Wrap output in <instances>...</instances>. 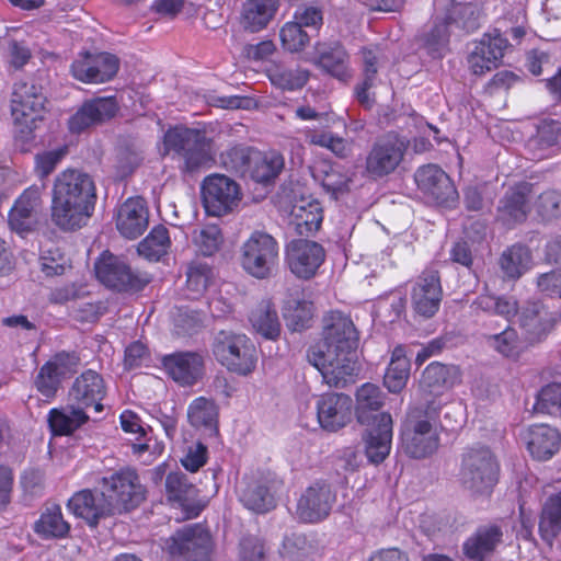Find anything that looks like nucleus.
Returning a JSON list of instances; mask_svg holds the SVG:
<instances>
[{
  "instance_id": "f257e3e1",
  "label": "nucleus",
  "mask_w": 561,
  "mask_h": 561,
  "mask_svg": "<svg viewBox=\"0 0 561 561\" xmlns=\"http://www.w3.org/2000/svg\"><path fill=\"white\" fill-rule=\"evenodd\" d=\"M358 342L359 333L353 320L341 311H332L324 318L321 341L308 348L307 359L329 387L345 388L360 370Z\"/></svg>"
},
{
  "instance_id": "f03ea898",
  "label": "nucleus",
  "mask_w": 561,
  "mask_h": 561,
  "mask_svg": "<svg viewBox=\"0 0 561 561\" xmlns=\"http://www.w3.org/2000/svg\"><path fill=\"white\" fill-rule=\"evenodd\" d=\"M96 203L92 176L79 169H66L54 179L51 220L64 231H75L87 225Z\"/></svg>"
},
{
  "instance_id": "7ed1b4c3",
  "label": "nucleus",
  "mask_w": 561,
  "mask_h": 561,
  "mask_svg": "<svg viewBox=\"0 0 561 561\" xmlns=\"http://www.w3.org/2000/svg\"><path fill=\"white\" fill-rule=\"evenodd\" d=\"M445 411L448 419L460 407L445 405L436 401L411 407L401 428V439L404 453L411 458L422 459L435 453L439 446V432L445 428L440 422V412Z\"/></svg>"
},
{
  "instance_id": "20e7f679",
  "label": "nucleus",
  "mask_w": 561,
  "mask_h": 561,
  "mask_svg": "<svg viewBox=\"0 0 561 561\" xmlns=\"http://www.w3.org/2000/svg\"><path fill=\"white\" fill-rule=\"evenodd\" d=\"M164 154L178 162L184 174H194L214 163V141L206 133L196 128L175 126L163 136Z\"/></svg>"
},
{
  "instance_id": "39448f33",
  "label": "nucleus",
  "mask_w": 561,
  "mask_h": 561,
  "mask_svg": "<svg viewBox=\"0 0 561 561\" xmlns=\"http://www.w3.org/2000/svg\"><path fill=\"white\" fill-rule=\"evenodd\" d=\"M113 515L128 513L138 507L146 499V488L137 471L122 468L102 477L99 482Z\"/></svg>"
},
{
  "instance_id": "423d86ee",
  "label": "nucleus",
  "mask_w": 561,
  "mask_h": 561,
  "mask_svg": "<svg viewBox=\"0 0 561 561\" xmlns=\"http://www.w3.org/2000/svg\"><path fill=\"white\" fill-rule=\"evenodd\" d=\"M239 261L243 271L250 276L267 279L277 271L279 244L270 233L254 231L242 243Z\"/></svg>"
},
{
  "instance_id": "0eeeda50",
  "label": "nucleus",
  "mask_w": 561,
  "mask_h": 561,
  "mask_svg": "<svg viewBox=\"0 0 561 561\" xmlns=\"http://www.w3.org/2000/svg\"><path fill=\"white\" fill-rule=\"evenodd\" d=\"M213 353L216 359L231 373L247 376L255 369L256 350L244 334L220 331L215 337Z\"/></svg>"
},
{
  "instance_id": "6e6552de",
  "label": "nucleus",
  "mask_w": 561,
  "mask_h": 561,
  "mask_svg": "<svg viewBox=\"0 0 561 561\" xmlns=\"http://www.w3.org/2000/svg\"><path fill=\"white\" fill-rule=\"evenodd\" d=\"M499 466L486 447L469 448L462 456L460 481L473 494L489 493L497 480Z\"/></svg>"
},
{
  "instance_id": "1a4fd4ad",
  "label": "nucleus",
  "mask_w": 561,
  "mask_h": 561,
  "mask_svg": "<svg viewBox=\"0 0 561 561\" xmlns=\"http://www.w3.org/2000/svg\"><path fill=\"white\" fill-rule=\"evenodd\" d=\"M165 549L178 561H211V536L202 524L185 525L165 540Z\"/></svg>"
},
{
  "instance_id": "9d476101",
  "label": "nucleus",
  "mask_w": 561,
  "mask_h": 561,
  "mask_svg": "<svg viewBox=\"0 0 561 561\" xmlns=\"http://www.w3.org/2000/svg\"><path fill=\"white\" fill-rule=\"evenodd\" d=\"M96 278L106 287L118 290H141L149 282L147 273L134 271L121 257L105 251L94 264Z\"/></svg>"
},
{
  "instance_id": "9b49d317",
  "label": "nucleus",
  "mask_w": 561,
  "mask_h": 561,
  "mask_svg": "<svg viewBox=\"0 0 561 561\" xmlns=\"http://www.w3.org/2000/svg\"><path fill=\"white\" fill-rule=\"evenodd\" d=\"M201 188L205 210L210 216L227 215L241 201L239 184L225 174L214 173L206 176Z\"/></svg>"
},
{
  "instance_id": "f8f14e48",
  "label": "nucleus",
  "mask_w": 561,
  "mask_h": 561,
  "mask_svg": "<svg viewBox=\"0 0 561 561\" xmlns=\"http://www.w3.org/2000/svg\"><path fill=\"white\" fill-rule=\"evenodd\" d=\"M408 142L394 134L378 138L371 146L365 162L369 176L380 179L396 171L402 162Z\"/></svg>"
},
{
  "instance_id": "ddd939ff",
  "label": "nucleus",
  "mask_w": 561,
  "mask_h": 561,
  "mask_svg": "<svg viewBox=\"0 0 561 561\" xmlns=\"http://www.w3.org/2000/svg\"><path fill=\"white\" fill-rule=\"evenodd\" d=\"M335 501L336 494L332 486L317 481L301 493L296 513L305 523H318L329 516Z\"/></svg>"
},
{
  "instance_id": "4468645a",
  "label": "nucleus",
  "mask_w": 561,
  "mask_h": 561,
  "mask_svg": "<svg viewBox=\"0 0 561 561\" xmlns=\"http://www.w3.org/2000/svg\"><path fill=\"white\" fill-rule=\"evenodd\" d=\"M325 257L324 249L316 241L293 240L286 249V261L290 272L301 279L313 277Z\"/></svg>"
},
{
  "instance_id": "2eb2a0df",
  "label": "nucleus",
  "mask_w": 561,
  "mask_h": 561,
  "mask_svg": "<svg viewBox=\"0 0 561 561\" xmlns=\"http://www.w3.org/2000/svg\"><path fill=\"white\" fill-rule=\"evenodd\" d=\"M442 299L443 289L438 272L435 270L423 271L411 290L414 311L419 316L430 319L439 310Z\"/></svg>"
},
{
  "instance_id": "dca6fc26",
  "label": "nucleus",
  "mask_w": 561,
  "mask_h": 561,
  "mask_svg": "<svg viewBox=\"0 0 561 561\" xmlns=\"http://www.w3.org/2000/svg\"><path fill=\"white\" fill-rule=\"evenodd\" d=\"M417 187L438 205L449 206L458 193L448 174L435 164L419 168L415 172Z\"/></svg>"
},
{
  "instance_id": "f3484780",
  "label": "nucleus",
  "mask_w": 561,
  "mask_h": 561,
  "mask_svg": "<svg viewBox=\"0 0 561 561\" xmlns=\"http://www.w3.org/2000/svg\"><path fill=\"white\" fill-rule=\"evenodd\" d=\"M318 422L327 432H336L352 420L353 400L344 393L330 392L317 400Z\"/></svg>"
},
{
  "instance_id": "a211bd4d",
  "label": "nucleus",
  "mask_w": 561,
  "mask_h": 561,
  "mask_svg": "<svg viewBox=\"0 0 561 561\" xmlns=\"http://www.w3.org/2000/svg\"><path fill=\"white\" fill-rule=\"evenodd\" d=\"M118 111L115 96L94 98L85 101L69 118L68 126L71 133L79 134L92 126L113 118Z\"/></svg>"
},
{
  "instance_id": "6ab92c4d",
  "label": "nucleus",
  "mask_w": 561,
  "mask_h": 561,
  "mask_svg": "<svg viewBox=\"0 0 561 561\" xmlns=\"http://www.w3.org/2000/svg\"><path fill=\"white\" fill-rule=\"evenodd\" d=\"M46 96L41 85L33 80H21L13 84L11 94V114L14 121L25 117H42Z\"/></svg>"
},
{
  "instance_id": "aec40b11",
  "label": "nucleus",
  "mask_w": 561,
  "mask_h": 561,
  "mask_svg": "<svg viewBox=\"0 0 561 561\" xmlns=\"http://www.w3.org/2000/svg\"><path fill=\"white\" fill-rule=\"evenodd\" d=\"M105 394L106 386L103 377L96 371L88 369L75 379L69 390V401L83 411L93 407L95 412H102L104 409L102 400Z\"/></svg>"
},
{
  "instance_id": "412c9836",
  "label": "nucleus",
  "mask_w": 561,
  "mask_h": 561,
  "mask_svg": "<svg viewBox=\"0 0 561 561\" xmlns=\"http://www.w3.org/2000/svg\"><path fill=\"white\" fill-rule=\"evenodd\" d=\"M68 508L91 527H96L103 518L114 516L102 489L100 491L85 489L75 493L68 500Z\"/></svg>"
},
{
  "instance_id": "4be33fe9",
  "label": "nucleus",
  "mask_w": 561,
  "mask_h": 561,
  "mask_svg": "<svg viewBox=\"0 0 561 561\" xmlns=\"http://www.w3.org/2000/svg\"><path fill=\"white\" fill-rule=\"evenodd\" d=\"M368 426L363 434L365 454L369 462L379 465L389 456L391 449L392 417L389 413H383L378 422Z\"/></svg>"
},
{
  "instance_id": "5701e85b",
  "label": "nucleus",
  "mask_w": 561,
  "mask_h": 561,
  "mask_svg": "<svg viewBox=\"0 0 561 561\" xmlns=\"http://www.w3.org/2000/svg\"><path fill=\"white\" fill-rule=\"evenodd\" d=\"M503 531L500 526L488 524L479 526L461 546L463 561H485L502 541Z\"/></svg>"
},
{
  "instance_id": "b1692460",
  "label": "nucleus",
  "mask_w": 561,
  "mask_h": 561,
  "mask_svg": "<svg viewBox=\"0 0 561 561\" xmlns=\"http://www.w3.org/2000/svg\"><path fill=\"white\" fill-rule=\"evenodd\" d=\"M162 364L169 376L182 386L195 383L203 375L204 359L195 352L165 355Z\"/></svg>"
},
{
  "instance_id": "393cba45",
  "label": "nucleus",
  "mask_w": 561,
  "mask_h": 561,
  "mask_svg": "<svg viewBox=\"0 0 561 561\" xmlns=\"http://www.w3.org/2000/svg\"><path fill=\"white\" fill-rule=\"evenodd\" d=\"M529 454L537 460L550 459L560 447V433L546 424L531 425L520 434Z\"/></svg>"
},
{
  "instance_id": "a878e982",
  "label": "nucleus",
  "mask_w": 561,
  "mask_h": 561,
  "mask_svg": "<svg viewBox=\"0 0 561 561\" xmlns=\"http://www.w3.org/2000/svg\"><path fill=\"white\" fill-rule=\"evenodd\" d=\"M149 213L141 197H130L125 201L117 213L116 228L127 239H136L148 227Z\"/></svg>"
},
{
  "instance_id": "bb28decb",
  "label": "nucleus",
  "mask_w": 561,
  "mask_h": 561,
  "mask_svg": "<svg viewBox=\"0 0 561 561\" xmlns=\"http://www.w3.org/2000/svg\"><path fill=\"white\" fill-rule=\"evenodd\" d=\"M316 65L325 73L342 82L352 78L350 56L340 43L318 44Z\"/></svg>"
},
{
  "instance_id": "cd10ccee",
  "label": "nucleus",
  "mask_w": 561,
  "mask_h": 561,
  "mask_svg": "<svg viewBox=\"0 0 561 561\" xmlns=\"http://www.w3.org/2000/svg\"><path fill=\"white\" fill-rule=\"evenodd\" d=\"M239 500L245 508L264 514L276 506L274 494L265 479L244 478L239 491Z\"/></svg>"
},
{
  "instance_id": "c85d7f7f",
  "label": "nucleus",
  "mask_w": 561,
  "mask_h": 561,
  "mask_svg": "<svg viewBox=\"0 0 561 561\" xmlns=\"http://www.w3.org/2000/svg\"><path fill=\"white\" fill-rule=\"evenodd\" d=\"M385 402V393L375 383L366 382L356 391L355 413L358 423L375 424L385 412H379Z\"/></svg>"
},
{
  "instance_id": "c756f323",
  "label": "nucleus",
  "mask_w": 561,
  "mask_h": 561,
  "mask_svg": "<svg viewBox=\"0 0 561 561\" xmlns=\"http://www.w3.org/2000/svg\"><path fill=\"white\" fill-rule=\"evenodd\" d=\"M519 324L531 342H539L552 327L547 308L538 300L527 301L519 311Z\"/></svg>"
},
{
  "instance_id": "7c9ffc66",
  "label": "nucleus",
  "mask_w": 561,
  "mask_h": 561,
  "mask_svg": "<svg viewBox=\"0 0 561 561\" xmlns=\"http://www.w3.org/2000/svg\"><path fill=\"white\" fill-rule=\"evenodd\" d=\"M34 533L42 539H61L70 531V524L65 520L61 507L48 504L44 507L39 518L34 523Z\"/></svg>"
},
{
  "instance_id": "2f4dec72",
  "label": "nucleus",
  "mask_w": 561,
  "mask_h": 561,
  "mask_svg": "<svg viewBox=\"0 0 561 561\" xmlns=\"http://www.w3.org/2000/svg\"><path fill=\"white\" fill-rule=\"evenodd\" d=\"M279 0H247L243 5L241 24L254 33L266 27L275 15Z\"/></svg>"
},
{
  "instance_id": "473e14b6",
  "label": "nucleus",
  "mask_w": 561,
  "mask_h": 561,
  "mask_svg": "<svg viewBox=\"0 0 561 561\" xmlns=\"http://www.w3.org/2000/svg\"><path fill=\"white\" fill-rule=\"evenodd\" d=\"M528 211L529 204L525 185L510 188L500 201V218L506 224L525 220Z\"/></svg>"
},
{
  "instance_id": "72a5a7b5",
  "label": "nucleus",
  "mask_w": 561,
  "mask_h": 561,
  "mask_svg": "<svg viewBox=\"0 0 561 561\" xmlns=\"http://www.w3.org/2000/svg\"><path fill=\"white\" fill-rule=\"evenodd\" d=\"M284 168V158L279 152L255 151L252 157V164L248 172L249 178L257 183H268L274 181Z\"/></svg>"
},
{
  "instance_id": "f704fd0d",
  "label": "nucleus",
  "mask_w": 561,
  "mask_h": 561,
  "mask_svg": "<svg viewBox=\"0 0 561 561\" xmlns=\"http://www.w3.org/2000/svg\"><path fill=\"white\" fill-rule=\"evenodd\" d=\"M291 224L299 236H311L321 226L323 215L318 202L294 205L291 209Z\"/></svg>"
},
{
  "instance_id": "c9c22d12",
  "label": "nucleus",
  "mask_w": 561,
  "mask_h": 561,
  "mask_svg": "<svg viewBox=\"0 0 561 561\" xmlns=\"http://www.w3.org/2000/svg\"><path fill=\"white\" fill-rule=\"evenodd\" d=\"M89 420L87 413L71 402L68 409H53L49 412L48 422L55 435H69Z\"/></svg>"
},
{
  "instance_id": "e433bc0d",
  "label": "nucleus",
  "mask_w": 561,
  "mask_h": 561,
  "mask_svg": "<svg viewBox=\"0 0 561 561\" xmlns=\"http://www.w3.org/2000/svg\"><path fill=\"white\" fill-rule=\"evenodd\" d=\"M410 376V360L402 346H397L391 354L390 363L383 377V383L390 392H400Z\"/></svg>"
},
{
  "instance_id": "4c0bfd02",
  "label": "nucleus",
  "mask_w": 561,
  "mask_h": 561,
  "mask_svg": "<svg viewBox=\"0 0 561 561\" xmlns=\"http://www.w3.org/2000/svg\"><path fill=\"white\" fill-rule=\"evenodd\" d=\"M421 47L433 59H440L448 51L449 32L445 19L435 20L433 26L421 37Z\"/></svg>"
},
{
  "instance_id": "58836bf2",
  "label": "nucleus",
  "mask_w": 561,
  "mask_h": 561,
  "mask_svg": "<svg viewBox=\"0 0 561 561\" xmlns=\"http://www.w3.org/2000/svg\"><path fill=\"white\" fill-rule=\"evenodd\" d=\"M539 533L541 538L549 543L561 533V494L549 496L543 504Z\"/></svg>"
},
{
  "instance_id": "ea45409f",
  "label": "nucleus",
  "mask_w": 561,
  "mask_h": 561,
  "mask_svg": "<svg viewBox=\"0 0 561 561\" xmlns=\"http://www.w3.org/2000/svg\"><path fill=\"white\" fill-rule=\"evenodd\" d=\"M217 417L218 410L215 402L204 397L194 399L187 408V420L193 427H204L210 433H216Z\"/></svg>"
},
{
  "instance_id": "a19ab883",
  "label": "nucleus",
  "mask_w": 561,
  "mask_h": 561,
  "mask_svg": "<svg viewBox=\"0 0 561 561\" xmlns=\"http://www.w3.org/2000/svg\"><path fill=\"white\" fill-rule=\"evenodd\" d=\"M250 321L254 330L267 340H275L280 333L276 310L270 301H261L251 312Z\"/></svg>"
},
{
  "instance_id": "79ce46f5",
  "label": "nucleus",
  "mask_w": 561,
  "mask_h": 561,
  "mask_svg": "<svg viewBox=\"0 0 561 561\" xmlns=\"http://www.w3.org/2000/svg\"><path fill=\"white\" fill-rule=\"evenodd\" d=\"M171 247L169 230L163 225L154 226L149 234L138 244L139 255L149 261H159Z\"/></svg>"
},
{
  "instance_id": "37998d69",
  "label": "nucleus",
  "mask_w": 561,
  "mask_h": 561,
  "mask_svg": "<svg viewBox=\"0 0 561 561\" xmlns=\"http://www.w3.org/2000/svg\"><path fill=\"white\" fill-rule=\"evenodd\" d=\"M531 264L530 250L523 244H514L503 252L500 259L501 268L506 277L519 278Z\"/></svg>"
},
{
  "instance_id": "c03bdc74",
  "label": "nucleus",
  "mask_w": 561,
  "mask_h": 561,
  "mask_svg": "<svg viewBox=\"0 0 561 561\" xmlns=\"http://www.w3.org/2000/svg\"><path fill=\"white\" fill-rule=\"evenodd\" d=\"M471 307L485 313L501 316L506 320L515 317L519 310L517 300L514 297L489 294L478 296Z\"/></svg>"
},
{
  "instance_id": "a18cd8bd",
  "label": "nucleus",
  "mask_w": 561,
  "mask_h": 561,
  "mask_svg": "<svg viewBox=\"0 0 561 561\" xmlns=\"http://www.w3.org/2000/svg\"><path fill=\"white\" fill-rule=\"evenodd\" d=\"M255 151L247 145H233L220 153V163L227 171L247 176Z\"/></svg>"
},
{
  "instance_id": "49530a36",
  "label": "nucleus",
  "mask_w": 561,
  "mask_h": 561,
  "mask_svg": "<svg viewBox=\"0 0 561 561\" xmlns=\"http://www.w3.org/2000/svg\"><path fill=\"white\" fill-rule=\"evenodd\" d=\"M460 369L455 365H444L440 363L430 364L422 375V382L430 389L439 387H453L460 382Z\"/></svg>"
},
{
  "instance_id": "de8ad7c7",
  "label": "nucleus",
  "mask_w": 561,
  "mask_h": 561,
  "mask_svg": "<svg viewBox=\"0 0 561 561\" xmlns=\"http://www.w3.org/2000/svg\"><path fill=\"white\" fill-rule=\"evenodd\" d=\"M313 304L298 298H290L284 307V319L291 331H302L310 327L313 317Z\"/></svg>"
},
{
  "instance_id": "09e8293b",
  "label": "nucleus",
  "mask_w": 561,
  "mask_h": 561,
  "mask_svg": "<svg viewBox=\"0 0 561 561\" xmlns=\"http://www.w3.org/2000/svg\"><path fill=\"white\" fill-rule=\"evenodd\" d=\"M165 493L170 502L181 506L194 500L197 495L196 486L188 481L187 476L181 471L170 472L165 478Z\"/></svg>"
},
{
  "instance_id": "8fccbe9b",
  "label": "nucleus",
  "mask_w": 561,
  "mask_h": 561,
  "mask_svg": "<svg viewBox=\"0 0 561 561\" xmlns=\"http://www.w3.org/2000/svg\"><path fill=\"white\" fill-rule=\"evenodd\" d=\"M271 82L283 90L301 89L309 79V71L299 67L288 68L276 65L268 70Z\"/></svg>"
},
{
  "instance_id": "3c124183",
  "label": "nucleus",
  "mask_w": 561,
  "mask_h": 561,
  "mask_svg": "<svg viewBox=\"0 0 561 561\" xmlns=\"http://www.w3.org/2000/svg\"><path fill=\"white\" fill-rule=\"evenodd\" d=\"M214 278L213 268L203 261H193L186 270V286L191 298L202 296Z\"/></svg>"
},
{
  "instance_id": "603ef678",
  "label": "nucleus",
  "mask_w": 561,
  "mask_h": 561,
  "mask_svg": "<svg viewBox=\"0 0 561 561\" xmlns=\"http://www.w3.org/2000/svg\"><path fill=\"white\" fill-rule=\"evenodd\" d=\"M485 344L504 357H513L519 351V337L517 331L507 325L499 333L486 334Z\"/></svg>"
},
{
  "instance_id": "864d4df0",
  "label": "nucleus",
  "mask_w": 561,
  "mask_h": 561,
  "mask_svg": "<svg viewBox=\"0 0 561 561\" xmlns=\"http://www.w3.org/2000/svg\"><path fill=\"white\" fill-rule=\"evenodd\" d=\"M538 413L561 415V382H551L541 388L534 407Z\"/></svg>"
},
{
  "instance_id": "5fc2aeb1",
  "label": "nucleus",
  "mask_w": 561,
  "mask_h": 561,
  "mask_svg": "<svg viewBox=\"0 0 561 561\" xmlns=\"http://www.w3.org/2000/svg\"><path fill=\"white\" fill-rule=\"evenodd\" d=\"M508 46L507 38L497 30H494L493 33L485 34L474 48L482 56H486L489 62H495L499 66Z\"/></svg>"
},
{
  "instance_id": "6e6d98bb",
  "label": "nucleus",
  "mask_w": 561,
  "mask_h": 561,
  "mask_svg": "<svg viewBox=\"0 0 561 561\" xmlns=\"http://www.w3.org/2000/svg\"><path fill=\"white\" fill-rule=\"evenodd\" d=\"M279 37L284 49L290 53L304 50L310 42V35L297 22L289 21L280 28Z\"/></svg>"
},
{
  "instance_id": "4d7b16f0",
  "label": "nucleus",
  "mask_w": 561,
  "mask_h": 561,
  "mask_svg": "<svg viewBox=\"0 0 561 561\" xmlns=\"http://www.w3.org/2000/svg\"><path fill=\"white\" fill-rule=\"evenodd\" d=\"M533 142L540 149L561 146V122L543 119L537 126V134Z\"/></svg>"
},
{
  "instance_id": "13d9d810",
  "label": "nucleus",
  "mask_w": 561,
  "mask_h": 561,
  "mask_svg": "<svg viewBox=\"0 0 561 561\" xmlns=\"http://www.w3.org/2000/svg\"><path fill=\"white\" fill-rule=\"evenodd\" d=\"M66 156L65 149H55L37 153L34 158V173L39 180L49 176Z\"/></svg>"
},
{
  "instance_id": "bf43d9fd",
  "label": "nucleus",
  "mask_w": 561,
  "mask_h": 561,
  "mask_svg": "<svg viewBox=\"0 0 561 561\" xmlns=\"http://www.w3.org/2000/svg\"><path fill=\"white\" fill-rule=\"evenodd\" d=\"M70 69L72 76L83 83H101L96 71H94L93 54L89 51L80 53Z\"/></svg>"
},
{
  "instance_id": "052dcab7",
  "label": "nucleus",
  "mask_w": 561,
  "mask_h": 561,
  "mask_svg": "<svg viewBox=\"0 0 561 561\" xmlns=\"http://www.w3.org/2000/svg\"><path fill=\"white\" fill-rule=\"evenodd\" d=\"M37 217L38 216L32 214L30 209L13 204L9 211L8 222L13 231L23 234L33 230L37 222Z\"/></svg>"
},
{
  "instance_id": "680f3d73",
  "label": "nucleus",
  "mask_w": 561,
  "mask_h": 561,
  "mask_svg": "<svg viewBox=\"0 0 561 561\" xmlns=\"http://www.w3.org/2000/svg\"><path fill=\"white\" fill-rule=\"evenodd\" d=\"M46 185L44 182L31 185L23 191V193L15 199L14 204L30 209L32 214L38 216L43 208V194Z\"/></svg>"
},
{
  "instance_id": "e2e57ef3",
  "label": "nucleus",
  "mask_w": 561,
  "mask_h": 561,
  "mask_svg": "<svg viewBox=\"0 0 561 561\" xmlns=\"http://www.w3.org/2000/svg\"><path fill=\"white\" fill-rule=\"evenodd\" d=\"M61 379L58 373L46 363L41 367L35 385L44 397L53 398L58 390Z\"/></svg>"
},
{
  "instance_id": "0e129e2a",
  "label": "nucleus",
  "mask_w": 561,
  "mask_h": 561,
  "mask_svg": "<svg viewBox=\"0 0 561 561\" xmlns=\"http://www.w3.org/2000/svg\"><path fill=\"white\" fill-rule=\"evenodd\" d=\"M93 58L94 71H96L101 83L107 82L116 76L119 69V60L115 55L110 53H95L93 54Z\"/></svg>"
},
{
  "instance_id": "69168bd1",
  "label": "nucleus",
  "mask_w": 561,
  "mask_h": 561,
  "mask_svg": "<svg viewBox=\"0 0 561 561\" xmlns=\"http://www.w3.org/2000/svg\"><path fill=\"white\" fill-rule=\"evenodd\" d=\"M310 142L316 146H320L331 150L335 156L340 158L347 157L350 147L347 141L342 137L335 136L332 133L323 131L313 134L310 137Z\"/></svg>"
},
{
  "instance_id": "338daca9",
  "label": "nucleus",
  "mask_w": 561,
  "mask_h": 561,
  "mask_svg": "<svg viewBox=\"0 0 561 561\" xmlns=\"http://www.w3.org/2000/svg\"><path fill=\"white\" fill-rule=\"evenodd\" d=\"M537 210L543 219L561 217V193L546 191L539 195Z\"/></svg>"
},
{
  "instance_id": "774afa93",
  "label": "nucleus",
  "mask_w": 561,
  "mask_h": 561,
  "mask_svg": "<svg viewBox=\"0 0 561 561\" xmlns=\"http://www.w3.org/2000/svg\"><path fill=\"white\" fill-rule=\"evenodd\" d=\"M293 21L297 22L302 28L309 27L313 31H319L323 24V13L317 7L300 5L295 10Z\"/></svg>"
}]
</instances>
